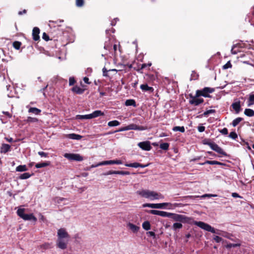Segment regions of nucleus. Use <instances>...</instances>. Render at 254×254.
<instances>
[{
	"label": "nucleus",
	"mask_w": 254,
	"mask_h": 254,
	"mask_svg": "<svg viewBox=\"0 0 254 254\" xmlns=\"http://www.w3.org/2000/svg\"><path fill=\"white\" fill-rule=\"evenodd\" d=\"M127 227L128 228V229L134 233H137L140 229L139 227L130 222L127 223Z\"/></svg>",
	"instance_id": "nucleus-13"
},
{
	"label": "nucleus",
	"mask_w": 254,
	"mask_h": 254,
	"mask_svg": "<svg viewBox=\"0 0 254 254\" xmlns=\"http://www.w3.org/2000/svg\"><path fill=\"white\" fill-rule=\"evenodd\" d=\"M70 236L66 230L60 228L57 232V240L56 246L61 250H65L67 248Z\"/></svg>",
	"instance_id": "nucleus-1"
},
{
	"label": "nucleus",
	"mask_w": 254,
	"mask_h": 254,
	"mask_svg": "<svg viewBox=\"0 0 254 254\" xmlns=\"http://www.w3.org/2000/svg\"><path fill=\"white\" fill-rule=\"evenodd\" d=\"M193 224L205 231L211 232L214 234H217L218 235H221L225 238L229 239L232 241H234L233 239L232 238L233 235L231 234L228 233L226 232H222L221 233V231L220 230H218L216 232L213 227L203 222L193 221Z\"/></svg>",
	"instance_id": "nucleus-2"
},
{
	"label": "nucleus",
	"mask_w": 254,
	"mask_h": 254,
	"mask_svg": "<svg viewBox=\"0 0 254 254\" xmlns=\"http://www.w3.org/2000/svg\"><path fill=\"white\" fill-rule=\"evenodd\" d=\"M38 121L37 118L31 117H28L27 119V122L28 123H35L38 122Z\"/></svg>",
	"instance_id": "nucleus-39"
},
{
	"label": "nucleus",
	"mask_w": 254,
	"mask_h": 254,
	"mask_svg": "<svg viewBox=\"0 0 254 254\" xmlns=\"http://www.w3.org/2000/svg\"><path fill=\"white\" fill-rule=\"evenodd\" d=\"M215 112V110L211 109V110H207L203 113V116H204V117H207L210 114L214 113Z\"/></svg>",
	"instance_id": "nucleus-41"
},
{
	"label": "nucleus",
	"mask_w": 254,
	"mask_h": 254,
	"mask_svg": "<svg viewBox=\"0 0 254 254\" xmlns=\"http://www.w3.org/2000/svg\"><path fill=\"white\" fill-rule=\"evenodd\" d=\"M40 33V29L38 27H34L32 31V36L33 39L34 41H38L40 37L39 36V34Z\"/></svg>",
	"instance_id": "nucleus-14"
},
{
	"label": "nucleus",
	"mask_w": 254,
	"mask_h": 254,
	"mask_svg": "<svg viewBox=\"0 0 254 254\" xmlns=\"http://www.w3.org/2000/svg\"><path fill=\"white\" fill-rule=\"evenodd\" d=\"M137 145L143 150L149 151L151 149V143L149 141L139 142Z\"/></svg>",
	"instance_id": "nucleus-11"
},
{
	"label": "nucleus",
	"mask_w": 254,
	"mask_h": 254,
	"mask_svg": "<svg viewBox=\"0 0 254 254\" xmlns=\"http://www.w3.org/2000/svg\"><path fill=\"white\" fill-rule=\"evenodd\" d=\"M75 80L73 78L70 77L69 79V85H72L75 83Z\"/></svg>",
	"instance_id": "nucleus-58"
},
{
	"label": "nucleus",
	"mask_w": 254,
	"mask_h": 254,
	"mask_svg": "<svg viewBox=\"0 0 254 254\" xmlns=\"http://www.w3.org/2000/svg\"><path fill=\"white\" fill-rule=\"evenodd\" d=\"M129 130H136L137 125L134 124H131L128 125Z\"/></svg>",
	"instance_id": "nucleus-48"
},
{
	"label": "nucleus",
	"mask_w": 254,
	"mask_h": 254,
	"mask_svg": "<svg viewBox=\"0 0 254 254\" xmlns=\"http://www.w3.org/2000/svg\"><path fill=\"white\" fill-rule=\"evenodd\" d=\"M170 217L176 221H179L184 223H191L190 221L192 220L191 218L188 217L185 215L172 213Z\"/></svg>",
	"instance_id": "nucleus-5"
},
{
	"label": "nucleus",
	"mask_w": 254,
	"mask_h": 254,
	"mask_svg": "<svg viewBox=\"0 0 254 254\" xmlns=\"http://www.w3.org/2000/svg\"><path fill=\"white\" fill-rule=\"evenodd\" d=\"M147 234H148L151 237H152L153 238L155 237V234L153 232L149 231V232H147Z\"/></svg>",
	"instance_id": "nucleus-61"
},
{
	"label": "nucleus",
	"mask_w": 254,
	"mask_h": 254,
	"mask_svg": "<svg viewBox=\"0 0 254 254\" xmlns=\"http://www.w3.org/2000/svg\"><path fill=\"white\" fill-rule=\"evenodd\" d=\"M237 47V45H234L231 49V53L232 54L235 55L237 54L238 52V51L235 50V49Z\"/></svg>",
	"instance_id": "nucleus-46"
},
{
	"label": "nucleus",
	"mask_w": 254,
	"mask_h": 254,
	"mask_svg": "<svg viewBox=\"0 0 254 254\" xmlns=\"http://www.w3.org/2000/svg\"><path fill=\"white\" fill-rule=\"evenodd\" d=\"M151 64H152L151 63H148L147 64H143L141 65V69H143V68L146 67L147 66L149 67L151 65Z\"/></svg>",
	"instance_id": "nucleus-56"
},
{
	"label": "nucleus",
	"mask_w": 254,
	"mask_h": 254,
	"mask_svg": "<svg viewBox=\"0 0 254 254\" xmlns=\"http://www.w3.org/2000/svg\"><path fill=\"white\" fill-rule=\"evenodd\" d=\"M232 67V64L230 61L228 62L225 64L223 66V68L224 69H228L229 68H231Z\"/></svg>",
	"instance_id": "nucleus-45"
},
{
	"label": "nucleus",
	"mask_w": 254,
	"mask_h": 254,
	"mask_svg": "<svg viewBox=\"0 0 254 254\" xmlns=\"http://www.w3.org/2000/svg\"><path fill=\"white\" fill-rule=\"evenodd\" d=\"M64 156L70 161H81L83 160V157L79 154L66 153L64 155Z\"/></svg>",
	"instance_id": "nucleus-8"
},
{
	"label": "nucleus",
	"mask_w": 254,
	"mask_h": 254,
	"mask_svg": "<svg viewBox=\"0 0 254 254\" xmlns=\"http://www.w3.org/2000/svg\"><path fill=\"white\" fill-rule=\"evenodd\" d=\"M28 112L35 115H39L41 112V110L35 107H31L28 110Z\"/></svg>",
	"instance_id": "nucleus-19"
},
{
	"label": "nucleus",
	"mask_w": 254,
	"mask_h": 254,
	"mask_svg": "<svg viewBox=\"0 0 254 254\" xmlns=\"http://www.w3.org/2000/svg\"><path fill=\"white\" fill-rule=\"evenodd\" d=\"M125 165L127 167H129L137 168V167H139V166H140V163H137V162H134V163H129V164L126 163L125 164Z\"/></svg>",
	"instance_id": "nucleus-33"
},
{
	"label": "nucleus",
	"mask_w": 254,
	"mask_h": 254,
	"mask_svg": "<svg viewBox=\"0 0 254 254\" xmlns=\"http://www.w3.org/2000/svg\"><path fill=\"white\" fill-rule=\"evenodd\" d=\"M232 107H233V109L236 111V113H239L240 109H241V105L240 102H237L233 103L232 104Z\"/></svg>",
	"instance_id": "nucleus-18"
},
{
	"label": "nucleus",
	"mask_w": 254,
	"mask_h": 254,
	"mask_svg": "<svg viewBox=\"0 0 254 254\" xmlns=\"http://www.w3.org/2000/svg\"><path fill=\"white\" fill-rule=\"evenodd\" d=\"M210 164V165H222L223 164L222 163H221L220 162L217 161H208L207 160L205 162L200 164L201 165H204V164Z\"/></svg>",
	"instance_id": "nucleus-22"
},
{
	"label": "nucleus",
	"mask_w": 254,
	"mask_h": 254,
	"mask_svg": "<svg viewBox=\"0 0 254 254\" xmlns=\"http://www.w3.org/2000/svg\"><path fill=\"white\" fill-rule=\"evenodd\" d=\"M229 136V137H230L233 139H236L237 138L238 135H237V134L235 132L233 131V132H231L230 133Z\"/></svg>",
	"instance_id": "nucleus-43"
},
{
	"label": "nucleus",
	"mask_w": 254,
	"mask_h": 254,
	"mask_svg": "<svg viewBox=\"0 0 254 254\" xmlns=\"http://www.w3.org/2000/svg\"><path fill=\"white\" fill-rule=\"evenodd\" d=\"M84 4V0H76V5L77 7H81Z\"/></svg>",
	"instance_id": "nucleus-42"
},
{
	"label": "nucleus",
	"mask_w": 254,
	"mask_h": 254,
	"mask_svg": "<svg viewBox=\"0 0 254 254\" xmlns=\"http://www.w3.org/2000/svg\"><path fill=\"white\" fill-rule=\"evenodd\" d=\"M171 215V213L160 211V213L159 214V216L163 217H170Z\"/></svg>",
	"instance_id": "nucleus-30"
},
{
	"label": "nucleus",
	"mask_w": 254,
	"mask_h": 254,
	"mask_svg": "<svg viewBox=\"0 0 254 254\" xmlns=\"http://www.w3.org/2000/svg\"><path fill=\"white\" fill-rule=\"evenodd\" d=\"M21 45V43L20 42L15 41L13 43V47L16 50L20 49Z\"/></svg>",
	"instance_id": "nucleus-37"
},
{
	"label": "nucleus",
	"mask_w": 254,
	"mask_h": 254,
	"mask_svg": "<svg viewBox=\"0 0 254 254\" xmlns=\"http://www.w3.org/2000/svg\"><path fill=\"white\" fill-rule=\"evenodd\" d=\"M220 132L224 135H227L228 133V129L227 128H223L222 129L220 130Z\"/></svg>",
	"instance_id": "nucleus-53"
},
{
	"label": "nucleus",
	"mask_w": 254,
	"mask_h": 254,
	"mask_svg": "<svg viewBox=\"0 0 254 254\" xmlns=\"http://www.w3.org/2000/svg\"><path fill=\"white\" fill-rule=\"evenodd\" d=\"M120 124V122L117 120H114L108 122V125L109 127H115L118 126Z\"/></svg>",
	"instance_id": "nucleus-31"
},
{
	"label": "nucleus",
	"mask_w": 254,
	"mask_h": 254,
	"mask_svg": "<svg viewBox=\"0 0 254 254\" xmlns=\"http://www.w3.org/2000/svg\"><path fill=\"white\" fill-rule=\"evenodd\" d=\"M76 118L80 120H88L92 119L91 114L85 115H77Z\"/></svg>",
	"instance_id": "nucleus-21"
},
{
	"label": "nucleus",
	"mask_w": 254,
	"mask_h": 254,
	"mask_svg": "<svg viewBox=\"0 0 254 254\" xmlns=\"http://www.w3.org/2000/svg\"><path fill=\"white\" fill-rule=\"evenodd\" d=\"M183 225L180 223H175L172 226V228L174 230L176 231L177 229H181Z\"/></svg>",
	"instance_id": "nucleus-34"
},
{
	"label": "nucleus",
	"mask_w": 254,
	"mask_h": 254,
	"mask_svg": "<svg viewBox=\"0 0 254 254\" xmlns=\"http://www.w3.org/2000/svg\"><path fill=\"white\" fill-rule=\"evenodd\" d=\"M213 239L216 243H220V242H221L222 241V239L218 236H215L213 238Z\"/></svg>",
	"instance_id": "nucleus-50"
},
{
	"label": "nucleus",
	"mask_w": 254,
	"mask_h": 254,
	"mask_svg": "<svg viewBox=\"0 0 254 254\" xmlns=\"http://www.w3.org/2000/svg\"><path fill=\"white\" fill-rule=\"evenodd\" d=\"M92 119L98 117L99 116H103L104 113L100 110H96L91 114Z\"/></svg>",
	"instance_id": "nucleus-23"
},
{
	"label": "nucleus",
	"mask_w": 254,
	"mask_h": 254,
	"mask_svg": "<svg viewBox=\"0 0 254 254\" xmlns=\"http://www.w3.org/2000/svg\"><path fill=\"white\" fill-rule=\"evenodd\" d=\"M241 246L240 244H231L229 243L226 246V248L230 249L232 247H240Z\"/></svg>",
	"instance_id": "nucleus-38"
},
{
	"label": "nucleus",
	"mask_w": 254,
	"mask_h": 254,
	"mask_svg": "<svg viewBox=\"0 0 254 254\" xmlns=\"http://www.w3.org/2000/svg\"><path fill=\"white\" fill-rule=\"evenodd\" d=\"M118 171H109L104 174V175H109L112 174H117Z\"/></svg>",
	"instance_id": "nucleus-49"
},
{
	"label": "nucleus",
	"mask_w": 254,
	"mask_h": 254,
	"mask_svg": "<svg viewBox=\"0 0 254 254\" xmlns=\"http://www.w3.org/2000/svg\"><path fill=\"white\" fill-rule=\"evenodd\" d=\"M196 97V95L194 97H192V99L189 101L190 104L194 106H198L203 103L204 100L202 98H198Z\"/></svg>",
	"instance_id": "nucleus-12"
},
{
	"label": "nucleus",
	"mask_w": 254,
	"mask_h": 254,
	"mask_svg": "<svg viewBox=\"0 0 254 254\" xmlns=\"http://www.w3.org/2000/svg\"><path fill=\"white\" fill-rule=\"evenodd\" d=\"M92 69L90 67H88L86 69V72L87 74H90L92 72Z\"/></svg>",
	"instance_id": "nucleus-63"
},
{
	"label": "nucleus",
	"mask_w": 254,
	"mask_h": 254,
	"mask_svg": "<svg viewBox=\"0 0 254 254\" xmlns=\"http://www.w3.org/2000/svg\"><path fill=\"white\" fill-rule=\"evenodd\" d=\"M160 210H150L148 211V212L151 214L159 215V214L160 213Z\"/></svg>",
	"instance_id": "nucleus-44"
},
{
	"label": "nucleus",
	"mask_w": 254,
	"mask_h": 254,
	"mask_svg": "<svg viewBox=\"0 0 254 254\" xmlns=\"http://www.w3.org/2000/svg\"><path fill=\"white\" fill-rule=\"evenodd\" d=\"M232 196L234 197V198H237V197H239V198H242V197L241 196H240L239 195L238 193H236V192H233L232 193Z\"/></svg>",
	"instance_id": "nucleus-59"
},
{
	"label": "nucleus",
	"mask_w": 254,
	"mask_h": 254,
	"mask_svg": "<svg viewBox=\"0 0 254 254\" xmlns=\"http://www.w3.org/2000/svg\"><path fill=\"white\" fill-rule=\"evenodd\" d=\"M242 120L243 118L241 117L237 118L233 121L232 124L233 127H236Z\"/></svg>",
	"instance_id": "nucleus-28"
},
{
	"label": "nucleus",
	"mask_w": 254,
	"mask_h": 254,
	"mask_svg": "<svg viewBox=\"0 0 254 254\" xmlns=\"http://www.w3.org/2000/svg\"><path fill=\"white\" fill-rule=\"evenodd\" d=\"M10 146L7 144H2L0 148V152L6 153L10 150Z\"/></svg>",
	"instance_id": "nucleus-16"
},
{
	"label": "nucleus",
	"mask_w": 254,
	"mask_h": 254,
	"mask_svg": "<svg viewBox=\"0 0 254 254\" xmlns=\"http://www.w3.org/2000/svg\"><path fill=\"white\" fill-rule=\"evenodd\" d=\"M204 144L208 145L213 150L217 152V153L222 155H226L223 149L216 143L207 142L204 143Z\"/></svg>",
	"instance_id": "nucleus-9"
},
{
	"label": "nucleus",
	"mask_w": 254,
	"mask_h": 254,
	"mask_svg": "<svg viewBox=\"0 0 254 254\" xmlns=\"http://www.w3.org/2000/svg\"><path fill=\"white\" fill-rule=\"evenodd\" d=\"M244 114L248 117H253L254 116V111L251 109H246L244 111Z\"/></svg>",
	"instance_id": "nucleus-25"
},
{
	"label": "nucleus",
	"mask_w": 254,
	"mask_h": 254,
	"mask_svg": "<svg viewBox=\"0 0 254 254\" xmlns=\"http://www.w3.org/2000/svg\"><path fill=\"white\" fill-rule=\"evenodd\" d=\"M49 165V162H43V163H37L36 164L35 167L37 168H41L43 167H46Z\"/></svg>",
	"instance_id": "nucleus-32"
},
{
	"label": "nucleus",
	"mask_w": 254,
	"mask_h": 254,
	"mask_svg": "<svg viewBox=\"0 0 254 254\" xmlns=\"http://www.w3.org/2000/svg\"><path fill=\"white\" fill-rule=\"evenodd\" d=\"M42 38L46 41H48L49 40V37L45 32L43 33Z\"/></svg>",
	"instance_id": "nucleus-52"
},
{
	"label": "nucleus",
	"mask_w": 254,
	"mask_h": 254,
	"mask_svg": "<svg viewBox=\"0 0 254 254\" xmlns=\"http://www.w3.org/2000/svg\"><path fill=\"white\" fill-rule=\"evenodd\" d=\"M205 127L204 126H199L197 127L198 130L200 132H202L204 131Z\"/></svg>",
	"instance_id": "nucleus-57"
},
{
	"label": "nucleus",
	"mask_w": 254,
	"mask_h": 254,
	"mask_svg": "<svg viewBox=\"0 0 254 254\" xmlns=\"http://www.w3.org/2000/svg\"><path fill=\"white\" fill-rule=\"evenodd\" d=\"M140 89L144 92H153L154 91V89L152 87L148 86L147 84H141L140 86Z\"/></svg>",
	"instance_id": "nucleus-15"
},
{
	"label": "nucleus",
	"mask_w": 254,
	"mask_h": 254,
	"mask_svg": "<svg viewBox=\"0 0 254 254\" xmlns=\"http://www.w3.org/2000/svg\"><path fill=\"white\" fill-rule=\"evenodd\" d=\"M171 206V203L164 202L161 203H144L142 205L143 207H150L151 208L164 209L167 206Z\"/></svg>",
	"instance_id": "nucleus-6"
},
{
	"label": "nucleus",
	"mask_w": 254,
	"mask_h": 254,
	"mask_svg": "<svg viewBox=\"0 0 254 254\" xmlns=\"http://www.w3.org/2000/svg\"><path fill=\"white\" fill-rule=\"evenodd\" d=\"M173 130L174 131H179L181 132H184L185 131V129L184 127H183V126H182V127L176 126L173 128Z\"/></svg>",
	"instance_id": "nucleus-29"
},
{
	"label": "nucleus",
	"mask_w": 254,
	"mask_h": 254,
	"mask_svg": "<svg viewBox=\"0 0 254 254\" xmlns=\"http://www.w3.org/2000/svg\"><path fill=\"white\" fill-rule=\"evenodd\" d=\"M17 215L24 220L37 221V219L33 214H25L24 213V209L19 208L17 211Z\"/></svg>",
	"instance_id": "nucleus-4"
},
{
	"label": "nucleus",
	"mask_w": 254,
	"mask_h": 254,
	"mask_svg": "<svg viewBox=\"0 0 254 254\" xmlns=\"http://www.w3.org/2000/svg\"><path fill=\"white\" fill-rule=\"evenodd\" d=\"M72 91L77 94H82L84 92V90L78 86H75L72 88Z\"/></svg>",
	"instance_id": "nucleus-27"
},
{
	"label": "nucleus",
	"mask_w": 254,
	"mask_h": 254,
	"mask_svg": "<svg viewBox=\"0 0 254 254\" xmlns=\"http://www.w3.org/2000/svg\"><path fill=\"white\" fill-rule=\"evenodd\" d=\"M16 171L17 172H24L28 170L27 166L25 165H19L16 168Z\"/></svg>",
	"instance_id": "nucleus-24"
},
{
	"label": "nucleus",
	"mask_w": 254,
	"mask_h": 254,
	"mask_svg": "<svg viewBox=\"0 0 254 254\" xmlns=\"http://www.w3.org/2000/svg\"><path fill=\"white\" fill-rule=\"evenodd\" d=\"M129 130V127H128V126H126V127L120 128L117 131H126V130Z\"/></svg>",
	"instance_id": "nucleus-51"
},
{
	"label": "nucleus",
	"mask_w": 254,
	"mask_h": 254,
	"mask_svg": "<svg viewBox=\"0 0 254 254\" xmlns=\"http://www.w3.org/2000/svg\"><path fill=\"white\" fill-rule=\"evenodd\" d=\"M123 163L121 160H108L104 161L99 163L96 165L93 166V167H98L99 166L102 165H112V164H122Z\"/></svg>",
	"instance_id": "nucleus-10"
},
{
	"label": "nucleus",
	"mask_w": 254,
	"mask_h": 254,
	"mask_svg": "<svg viewBox=\"0 0 254 254\" xmlns=\"http://www.w3.org/2000/svg\"><path fill=\"white\" fill-rule=\"evenodd\" d=\"M103 75L104 76H108V74H107V69H106L105 67H104L103 68Z\"/></svg>",
	"instance_id": "nucleus-60"
},
{
	"label": "nucleus",
	"mask_w": 254,
	"mask_h": 254,
	"mask_svg": "<svg viewBox=\"0 0 254 254\" xmlns=\"http://www.w3.org/2000/svg\"><path fill=\"white\" fill-rule=\"evenodd\" d=\"M38 153L41 157H48V153H45L44 152L39 151V152H38Z\"/></svg>",
	"instance_id": "nucleus-54"
},
{
	"label": "nucleus",
	"mask_w": 254,
	"mask_h": 254,
	"mask_svg": "<svg viewBox=\"0 0 254 254\" xmlns=\"http://www.w3.org/2000/svg\"><path fill=\"white\" fill-rule=\"evenodd\" d=\"M30 176H31V175L29 173H24L21 174L19 176V179H20L21 180L27 179H28L29 178H30Z\"/></svg>",
	"instance_id": "nucleus-35"
},
{
	"label": "nucleus",
	"mask_w": 254,
	"mask_h": 254,
	"mask_svg": "<svg viewBox=\"0 0 254 254\" xmlns=\"http://www.w3.org/2000/svg\"><path fill=\"white\" fill-rule=\"evenodd\" d=\"M146 129H147V127H146L137 126L136 130H146Z\"/></svg>",
	"instance_id": "nucleus-55"
},
{
	"label": "nucleus",
	"mask_w": 254,
	"mask_h": 254,
	"mask_svg": "<svg viewBox=\"0 0 254 254\" xmlns=\"http://www.w3.org/2000/svg\"><path fill=\"white\" fill-rule=\"evenodd\" d=\"M218 195L217 194H205L202 195L201 197L202 198H204L206 197H216Z\"/></svg>",
	"instance_id": "nucleus-47"
},
{
	"label": "nucleus",
	"mask_w": 254,
	"mask_h": 254,
	"mask_svg": "<svg viewBox=\"0 0 254 254\" xmlns=\"http://www.w3.org/2000/svg\"><path fill=\"white\" fill-rule=\"evenodd\" d=\"M169 146V144L168 143H163L160 145V148L164 150H168Z\"/></svg>",
	"instance_id": "nucleus-36"
},
{
	"label": "nucleus",
	"mask_w": 254,
	"mask_h": 254,
	"mask_svg": "<svg viewBox=\"0 0 254 254\" xmlns=\"http://www.w3.org/2000/svg\"><path fill=\"white\" fill-rule=\"evenodd\" d=\"M67 137L71 139L80 140L82 138V136L75 133H70L67 135Z\"/></svg>",
	"instance_id": "nucleus-17"
},
{
	"label": "nucleus",
	"mask_w": 254,
	"mask_h": 254,
	"mask_svg": "<svg viewBox=\"0 0 254 254\" xmlns=\"http://www.w3.org/2000/svg\"><path fill=\"white\" fill-rule=\"evenodd\" d=\"M26 13V10L24 9L22 11H19L18 12V14L20 15H22L23 14H25Z\"/></svg>",
	"instance_id": "nucleus-64"
},
{
	"label": "nucleus",
	"mask_w": 254,
	"mask_h": 254,
	"mask_svg": "<svg viewBox=\"0 0 254 254\" xmlns=\"http://www.w3.org/2000/svg\"><path fill=\"white\" fill-rule=\"evenodd\" d=\"M214 91V89L210 87H205L202 90H197L196 91V97L200 96L204 97H209V94Z\"/></svg>",
	"instance_id": "nucleus-7"
},
{
	"label": "nucleus",
	"mask_w": 254,
	"mask_h": 254,
	"mask_svg": "<svg viewBox=\"0 0 254 254\" xmlns=\"http://www.w3.org/2000/svg\"><path fill=\"white\" fill-rule=\"evenodd\" d=\"M135 102L133 100H127L126 101V105L127 106H135Z\"/></svg>",
	"instance_id": "nucleus-40"
},
{
	"label": "nucleus",
	"mask_w": 254,
	"mask_h": 254,
	"mask_svg": "<svg viewBox=\"0 0 254 254\" xmlns=\"http://www.w3.org/2000/svg\"><path fill=\"white\" fill-rule=\"evenodd\" d=\"M247 104L249 107L254 105V94H250Z\"/></svg>",
	"instance_id": "nucleus-20"
},
{
	"label": "nucleus",
	"mask_w": 254,
	"mask_h": 254,
	"mask_svg": "<svg viewBox=\"0 0 254 254\" xmlns=\"http://www.w3.org/2000/svg\"><path fill=\"white\" fill-rule=\"evenodd\" d=\"M83 81L87 84H90V82H89V78L87 77H84Z\"/></svg>",
	"instance_id": "nucleus-62"
},
{
	"label": "nucleus",
	"mask_w": 254,
	"mask_h": 254,
	"mask_svg": "<svg viewBox=\"0 0 254 254\" xmlns=\"http://www.w3.org/2000/svg\"><path fill=\"white\" fill-rule=\"evenodd\" d=\"M142 228L145 230H149L150 229V224L148 221H144L142 225Z\"/></svg>",
	"instance_id": "nucleus-26"
},
{
	"label": "nucleus",
	"mask_w": 254,
	"mask_h": 254,
	"mask_svg": "<svg viewBox=\"0 0 254 254\" xmlns=\"http://www.w3.org/2000/svg\"><path fill=\"white\" fill-rule=\"evenodd\" d=\"M136 194L150 200L163 199L164 196L161 193L149 190H140L136 192Z\"/></svg>",
	"instance_id": "nucleus-3"
}]
</instances>
